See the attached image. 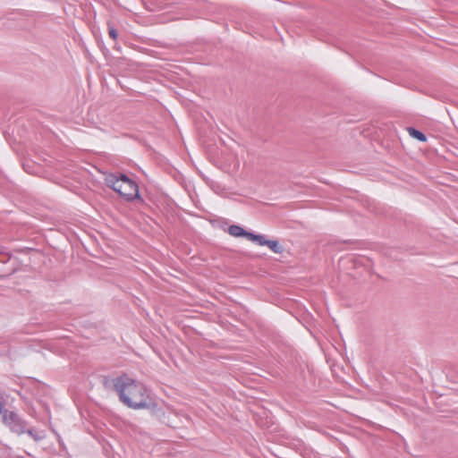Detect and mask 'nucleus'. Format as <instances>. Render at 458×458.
I'll use <instances>...</instances> for the list:
<instances>
[{
  "instance_id": "obj_1",
  "label": "nucleus",
  "mask_w": 458,
  "mask_h": 458,
  "mask_svg": "<svg viewBox=\"0 0 458 458\" xmlns=\"http://www.w3.org/2000/svg\"><path fill=\"white\" fill-rule=\"evenodd\" d=\"M104 386L106 389L114 390L123 403L132 409H141L148 406V394L146 387L123 375L115 378H105Z\"/></svg>"
},
{
  "instance_id": "obj_2",
  "label": "nucleus",
  "mask_w": 458,
  "mask_h": 458,
  "mask_svg": "<svg viewBox=\"0 0 458 458\" xmlns=\"http://www.w3.org/2000/svg\"><path fill=\"white\" fill-rule=\"evenodd\" d=\"M105 182L127 200L140 198L138 184L123 174H109L106 176Z\"/></svg>"
},
{
  "instance_id": "obj_3",
  "label": "nucleus",
  "mask_w": 458,
  "mask_h": 458,
  "mask_svg": "<svg viewBox=\"0 0 458 458\" xmlns=\"http://www.w3.org/2000/svg\"><path fill=\"white\" fill-rule=\"evenodd\" d=\"M3 423L16 435H21L26 432L28 426L26 420L16 411L5 409L2 412Z\"/></svg>"
},
{
  "instance_id": "obj_4",
  "label": "nucleus",
  "mask_w": 458,
  "mask_h": 458,
  "mask_svg": "<svg viewBox=\"0 0 458 458\" xmlns=\"http://www.w3.org/2000/svg\"><path fill=\"white\" fill-rule=\"evenodd\" d=\"M228 233L232 236H234V237H246L247 239H249V234H250V233L245 231L242 227H241L239 225H233L229 226Z\"/></svg>"
},
{
  "instance_id": "obj_5",
  "label": "nucleus",
  "mask_w": 458,
  "mask_h": 458,
  "mask_svg": "<svg viewBox=\"0 0 458 458\" xmlns=\"http://www.w3.org/2000/svg\"><path fill=\"white\" fill-rule=\"evenodd\" d=\"M407 131H408L410 136H411L412 138L417 139L422 142L427 140L426 135L424 133H422L421 131H420L412 127H409L407 129Z\"/></svg>"
},
{
  "instance_id": "obj_6",
  "label": "nucleus",
  "mask_w": 458,
  "mask_h": 458,
  "mask_svg": "<svg viewBox=\"0 0 458 458\" xmlns=\"http://www.w3.org/2000/svg\"><path fill=\"white\" fill-rule=\"evenodd\" d=\"M266 243V246H267L272 251L275 253H281L283 252V246L280 245L278 241L276 240H268Z\"/></svg>"
},
{
  "instance_id": "obj_7",
  "label": "nucleus",
  "mask_w": 458,
  "mask_h": 458,
  "mask_svg": "<svg viewBox=\"0 0 458 458\" xmlns=\"http://www.w3.org/2000/svg\"><path fill=\"white\" fill-rule=\"evenodd\" d=\"M249 240L257 242L260 246L266 245L265 242H267L268 241V240H266L264 235L254 234L252 233H250V234H249Z\"/></svg>"
},
{
  "instance_id": "obj_8",
  "label": "nucleus",
  "mask_w": 458,
  "mask_h": 458,
  "mask_svg": "<svg viewBox=\"0 0 458 458\" xmlns=\"http://www.w3.org/2000/svg\"><path fill=\"white\" fill-rule=\"evenodd\" d=\"M30 437H31L35 440H40L43 438L41 435H38L37 432H35L32 428H26V432Z\"/></svg>"
},
{
  "instance_id": "obj_9",
  "label": "nucleus",
  "mask_w": 458,
  "mask_h": 458,
  "mask_svg": "<svg viewBox=\"0 0 458 458\" xmlns=\"http://www.w3.org/2000/svg\"><path fill=\"white\" fill-rule=\"evenodd\" d=\"M108 34L110 38H112L114 40H115L118 37L116 30L112 27L110 24H108Z\"/></svg>"
}]
</instances>
